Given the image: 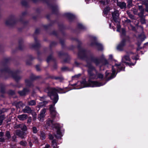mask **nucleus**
<instances>
[{
    "mask_svg": "<svg viewBox=\"0 0 148 148\" xmlns=\"http://www.w3.org/2000/svg\"><path fill=\"white\" fill-rule=\"evenodd\" d=\"M88 71L89 77L88 83H87L85 80L82 82H78L77 83L72 85H70L69 87H71L70 90L73 89H79L86 87H97L103 86L106 83H100L97 81H91L92 79L99 78L102 79L103 78V75L101 73H97L95 68L91 64H88Z\"/></svg>",
    "mask_w": 148,
    "mask_h": 148,
    "instance_id": "nucleus-1",
    "label": "nucleus"
},
{
    "mask_svg": "<svg viewBox=\"0 0 148 148\" xmlns=\"http://www.w3.org/2000/svg\"><path fill=\"white\" fill-rule=\"evenodd\" d=\"M47 89L48 95L50 96L51 99L52 100L53 104V105L50 106L49 108L50 114L52 116L54 117L57 114L54 106L58 100V96L57 93H65L66 92H62V89L60 88H51L49 87L47 88Z\"/></svg>",
    "mask_w": 148,
    "mask_h": 148,
    "instance_id": "nucleus-2",
    "label": "nucleus"
},
{
    "mask_svg": "<svg viewBox=\"0 0 148 148\" xmlns=\"http://www.w3.org/2000/svg\"><path fill=\"white\" fill-rule=\"evenodd\" d=\"M45 126L46 128L50 126L53 129H56L57 130V135L56 137L57 138H60L62 136V133L60 131V129L63 126L62 125L58 123L54 124L52 120L48 119L46 121V124Z\"/></svg>",
    "mask_w": 148,
    "mask_h": 148,
    "instance_id": "nucleus-3",
    "label": "nucleus"
},
{
    "mask_svg": "<svg viewBox=\"0 0 148 148\" xmlns=\"http://www.w3.org/2000/svg\"><path fill=\"white\" fill-rule=\"evenodd\" d=\"M130 56L132 57L133 60H136L138 59V57L137 55H136L132 52H130L128 54L125 55L122 57V63L130 66L134 65L136 63V62L134 63L128 62L130 61Z\"/></svg>",
    "mask_w": 148,
    "mask_h": 148,
    "instance_id": "nucleus-4",
    "label": "nucleus"
},
{
    "mask_svg": "<svg viewBox=\"0 0 148 148\" xmlns=\"http://www.w3.org/2000/svg\"><path fill=\"white\" fill-rule=\"evenodd\" d=\"M113 19L115 22V25H116L117 28V31L119 32L122 35H125V33L124 29H121V26L119 25L120 19L119 18V11L117 10L115 11L112 13Z\"/></svg>",
    "mask_w": 148,
    "mask_h": 148,
    "instance_id": "nucleus-5",
    "label": "nucleus"
},
{
    "mask_svg": "<svg viewBox=\"0 0 148 148\" xmlns=\"http://www.w3.org/2000/svg\"><path fill=\"white\" fill-rule=\"evenodd\" d=\"M114 65L112 66V72L111 74L110 77L109 79H111L114 77L116 75V72H118L124 70V67L123 64L121 63H118L116 61H113V64Z\"/></svg>",
    "mask_w": 148,
    "mask_h": 148,
    "instance_id": "nucleus-6",
    "label": "nucleus"
},
{
    "mask_svg": "<svg viewBox=\"0 0 148 148\" xmlns=\"http://www.w3.org/2000/svg\"><path fill=\"white\" fill-rule=\"evenodd\" d=\"M91 61L95 63L97 66H99L101 70H104L111 66V65L106 60H104L101 65V60L99 59L96 58H92L91 59Z\"/></svg>",
    "mask_w": 148,
    "mask_h": 148,
    "instance_id": "nucleus-7",
    "label": "nucleus"
},
{
    "mask_svg": "<svg viewBox=\"0 0 148 148\" xmlns=\"http://www.w3.org/2000/svg\"><path fill=\"white\" fill-rule=\"evenodd\" d=\"M91 46H95L99 50H101L103 48L102 45L97 41L96 38L94 36L91 37Z\"/></svg>",
    "mask_w": 148,
    "mask_h": 148,
    "instance_id": "nucleus-8",
    "label": "nucleus"
},
{
    "mask_svg": "<svg viewBox=\"0 0 148 148\" xmlns=\"http://www.w3.org/2000/svg\"><path fill=\"white\" fill-rule=\"evenodd\" d=\"M18 127L21 128L22 130V131L20 132L17 130L16 132V134L22 138H24L26 135L25 131L27 129L26 126L23 124H21L18 125Z\"/></svg>",
    "mask_w": 148,
    "mask_h": 148,
    "instance_id": "nucleus-9",
    "label": "nucleus"
},
{
    "mask_svg": "<svg viewBox=\"0 0 148 148\" xmlns=\"http://www.w3.org/2000/svg\"><path fill=\"white\" fill-rule=\"evenodd\" d=\"M125 44V40H123L117 46V49L119 50H122Z\"/></svg>",
    "mask_w": 148,
    "mask_h": 148,
    "instance_id": "nucleus-10",
    "label": "nucleus"
},
{
    "mask_svg": "<svg viewBox=\"0 0 148 148\" xmlns=\"http://www.w3.org/2000/svg\"><path fill=\"white\" fill-rule=\"evenodd\" d=\"M146 38V37L143 33H142L140 35H139L137 37L138 39L141 42L143 41Z\"/></svg>",
    "mask_w": 148,
    "mask_h": 148,
    "instance_id": "nucleus-11",
    "label": "nucleus"
},
{
    "mask_svg": "<svg viewBox=\"0 0 148 148\" xmlns=\"http://www.w3.org/2000/svg\"><path fill=\"white\" fill-rule=\"evenodd\" d=\"M27 115L26 114L19 115L18 116V118L19 120L23 121L26 119L27 118Z\"/></svg>",
    "mask_w": 148,
    "mask_h": 148,
    "instance_id": "nucleus-12",
    "label": "nucleus"
},
{
    "mask_svg": "<svg viewBox=\"0 0 148 148\" xmlns=\"http://www.w3.org/2000/svg\"><path fill=\"white\" fill-rule=\"evenodd\" d=\"M117 5L121 9H123L126 7V4L125 3L123 2H119L117 3Z\"/></svg>",
    "mask_w": 148,
    "mask_h": 148,
    "instance_id": "nucleus-13",
    "label": "nucleus"
},
{
    "mask_svg": "<svg viewBox=\"0 0 148 148\" xmlns=\"http://www.w3.org/2000/svg\"><path fill=\"white\" fill-rule=\"evenodd\" d=\"M28 91V89L25 88L23 90L19 91L18 93L21 95L23 96L25 95Z\"/></svg>",
    "mask_w": 148,
    "mask_h": 148,
    "instance_id": "nucleus-14",
    "label": "nucleus"
},
{
    "mask_svg": "<svg viewBox=\"0 0 148 148\" xmlns=\"http://www.w3.org/2000/svg\"><path fill=\"white\" fill-rule=\"evenodd\" d=\"M47 103V102L46 101H43V102L39 103L38 105V107L39 108H40L43 106H44Z\"/></svg>",
    "mask_w": 148,
    "mask_h": 148,
    "instance_id": "nucleus-15",
    "label": "nucleus"
},
{
    "mask_svg": "<svg viewBox=\"0 0 148 148\" xmlns=\"http://www.w3.org/2000/svg\"><path fill=\"white\" fill-rule=\"evenodd\" d=\"M65 15L69 19H73L75 17L74 15L70 13H66Z\"/></svg>",
    "mask_w": 148,
    "mask_h": 148,
    "instance_id": "nucleus-16",
    "label": "nucleus"
},
{
    "mask_svg": "<svg viewBox=\"0 0 148 148\" xmlns=\"http://www.w3.org/2000/svg\"><path fill=\"white\" fill-rule=\"evenodd\" d=\"M52 146L53 147V148H58V147L57 146V144L56 140H54L52 141Z\"/></svg>",
    "mask_w": 148,
    "mask_h": 148,
    "instance_id": "nucleus-17",
    "label": "nucleus"
},
{
    "mask_svg": "<svg viewBox=\"0 0 148 148\" xmlns=\"http://www.w3.org/2000/svg\"><path fill=\"white\" fill-rule=\"evenodd\" d=\"M45 116L44 115L40 113L39 115L38 119L40 121L42 122L44 120Z\"/></svg>",
    "mask_w": 148,
    "mask_h": 148,
    "instance_id": "nucleus-18",
    "label": "nucleus"
},
{
    "mask_svg": "<svg viewBox=\"0 0 148 148\" xmlns=\"http://www.w3.org/2000/svg\"><path fill=\"white\" fill-rule=\"evenodd\" d=\"M25 112L29 113L31 112V110L30 108L28 107H26L24 110Z\"/></svg>",
    "mask_w": 148,
    "mask_h": 148,
    "instance_id": "nucleus-19",
    "label": "nucleus"
},
{
    "mask_svg": "<svg viewBox=\"0 0 148 148\" xmlns=\"http://www.w3.org/2000/svg\"><path fill=\"white\" fill-rule=\"evenodd\" d=\"M110 10V8L108 7H107L105 8L103 10V13L104 14H107Z\"/></svg>",
    "mask_w": 148,
    "mask_h": 148,
    "instance_id": "nucleus-20",
    "label": "nucleus"
},
{
    "mask_svg": "<svg viewBox=\"0 0 148 148\" xmlns=\"http://www.w3.org/2000/svg\"><path fill=\"white\" fill-rule=\"evenodd\" d=\"M40 137L41 139L44 140L45 139L46 136L45 133L43 132H41L40 133Z\"/></svg>",
    "mask_w": 148,
    "mask_h": 148,
    "instance_id": "nucleus-21",
    "label": "nucleus"
},
{
    "mask_svg": "<svg viewBox=\"0 0 148 148\" xmlns=\"http://www.w3.org/2000/svg\"><path fill=\"white\" fill-rule=\"evenodd\" d=\"M25 82L27 85L30 86L31 84L32 81L26 79L25 81Z\"/></svg>",
    "mask_w": 148,
    "mask_h": 148,
    "instance_id": "nucleus-22",
    "label": "nucleus"
},
{
    "mask_svg": "<svg viewBox=\"0 0 148 148\" xmlns=\"http://www.w3.org/2000/svg\"><path fill=\"white\" fill-rule=\"evenodd\" d=\"M35 104H36V102L34 100H31V101H30L29 102V105L33 106V105H35Z\"/></svg>",
    "mask_w": 148,
    "mask_h": 148,
    "instance_id": "nucleus-23",
    "label": "nucleus"
},
{
    "mask_svg": "<svg viewBox=\"0 0 148 148\" xmlns=\"http://www.w3.org/2000/svg\"><path fill=\"white\" fill-rule=\"evenodd\" d=\"M81 75V74H78L75 75L72 77L73 79H77L80 77Z\"/></svg>",
    "mask_w": 148,
    "mask_h": 148,
    "instance_id": "nucleus-24",
    "label": "nucleus"
},
{
    "mask_svg": "<svg viewBox=\"0 0 148 148\" xmlns=\"http://www.w3.org/2000/svg\"><path fill=\"white\" fill-rule=\"evenodd\" d=\"M46 109H43L40 112V114L44 115V116H45V113L46 112Z\"/></svg>",
    "mask_w": 148,
    "mask_h": 148,
    "instance_id": "nucleus-25",
    "label": "nucleus"
},
{
    "mask_svg": "<svg viewBox=\"0 0 148 148\" xmlns=\"http://www.w3.org/2000/svg\"><path fill=\"white\" fill-rule=\"evenodd\" d=\"M139 9L141 11V13L142 14H143V12H144V9H143L142 6V5H140L139 6Z\"/></svg>",
    "mask_w": 148,
    "mask_h": 148,
    "instance_id": "nucleus-26",
    "label": "nucleus"
},
{
    "mask_svg": "<svg viewBox=\"0 0 148 148\" xmlns=\"http://www.w3.org/2000/svg\"><path fill=\"white\" fill-rule=\"evenodd\" d=\"M6 136L8 138H10L11 137L10 132L7 131L6 133Z\"/></svg>",
    "mask_w": 148,
    "mask_h": 148,
    "instance_id": "nucleus-27",
    "label": "nucleus"
},
{
    "mask_svg": "<svg viewBox=\"0 0 148 148\" xmlns=\"http://www.w3.org/2000/svg\"><path fill=\"white\" fill-rule=\"evenodd\" d=\"M20 144L23 146H25L26 145L27 143L26 142L22 141L20 142Z\"/></svg>",
    "mask_w": 148,
    "mask_h": 148,
    "instance_id": "nucleus-28",
    "label": "nucleus"
},
{
    "mask_svg": "<svg viewBox=\"0 0 148 148\" xmlns=\"http://www.w3.org/2000/svg\"><path fill=\"white\" fill-rule=\"evenodd\" d=\"M3 119V116H0V125H1Z\"/></svg>",
    "mask_w": 148,
    "mask_h": 148,
    "instance_id": "nucleus-29",
    "label": "nucleus"
},
{
    "mask_svg": "<svg viewBox=\"0 0 148 148\" xmlns=\"http://www.w3.org/2000/svg\"><path fill=\"white\" fill-rule=\"evenodd\" d=\"M33 132L34 133H36L37 132V128L35 127H33Z\"/></svg>",
    "mask_w": 148,
    "mask_h": 148,
    "instance_id": "nucleus-30",
    "label": "nucleus"
},
{
    "mask_svg": "<svg viewBox=\"0 0 148 148\" xmlns=\"http://www.w3.org/2000/svg\"><path fill=\"white\" fill-rule=\"evenodd\" d=\"M78 27L79 28L83 29L84 28V27L81 24L79 23L78 25Z\"/></svg>",
    "mask_w": 148,
    "mask_h": 148,
    "instance_id": "nucleus-31",
    "label": "nucleus"
},
{
    "mask_svg": "<svg viewBox=\"0 0 148 148\" xmlns=\"http://www.w3.org/2000/svg\"><path fill=\"white\" fill-rule=\"evenodd\" d=\"M33 142L35 143H38V140L37 137H35L34 138Z\"/></svg>",
    "mask_w": 148,
    "mask_h": 148,
    "instance_id": "nucleus-32",
    "label": "nucleus"
},
{
    "mask_svg": "<svg viewBox=\"0 0 148 148\" xmlns=\"http://www.w3.org/2000/svg\"><path fill=\"white\" fill-rule=\"evenodd\" d=\"M146 10L148 12V1L146 3Z\"/></svg>",
    "mask_w": 148,
    "mask_h": 148,
    "instance_id": "nucleus-33",
    "label": "nucleus"
},
{
    "mask_svg": "<svg viewBox=\"0 0 148 148\" xmlns=\"http://www.w3.org/2000/svg\"><path fill=\"white\" fill-rule=\"evenodd\" d=\"M43 148H51V147L49 145L47 144L45 145V147Z\"/></svg>",
    "mask_w": 148,
    "mask_h": 148,
    "instance_id": "nucleus-34",
    "label": "nucleus"
},
{
    "mask_svg": "<svg viewBox=\"0 0 148 148\" xmlns=\"http://www.w3.org/2000/svg\"><path fill=\"white\" fill-rule=\"evenodd\" d=\"M112 58L113 56L112 55H109V58L108 60H112Z\"/></svg>",
    "mask_w": 148,
    "mask_h": 148,
    "instance_id": "nucleus-35",
    "label": "nucleus"
},
{
    "mask_svg": "<svg viewBox=\"0 0 148 148\" xmlns=\"http://www.w3.org/2000/svg\"><path fill=\"white\" fill-rule=\"evenodd\" d=\"M49 138L50 139L52 140L53 138V136L51 134L49 135Z\"/></svg>",
    "mask_w": 148,
    "mask_h": 148,
    "instance_id": "nucleus-36",
    "label": "nucleus"
},
{
    "mask_svg": "<svg viewBox=\"0 0 148 148\" xmlns=\"http://www.w3.org/2000/svg\"><path fill=\"white\" fill-rule=\"evenodd\" d=\"M131 6H132V1H130L129 2V3H128V6L130 8Z\"/></svg>",
    "mask_w": 148,
    "mask_h": 148,
    "instance_id": "nucleus-37",
    "label": "nucleus"
},
{
    "mask_svg": "<svg viewBox=\"0 0 148 148\" xmlns=\"http://www.w3.org/2000/svg\"><path fill=\"white\" fill-rule=\"evenodd\" d=\"M8 21H9L10 22H11V21L10 20H7L6 21L5 23L7 25H9L10 24V23H9Z\"/></svg>",
    "mask_w": 148,
    "mask_h": 148,
    "instance_id": "nucleus-38",
    "label": "nucleus"
},
{
    "mask_svg": "<svg viewBox=\"0 0 148 148\" xmlns=\"http://www.w3.org/2000/svg\"><path fill=\"white\" fill-rule=\"evenodd\" d=\"M109 74V72L107 71L106 72V76H107Z\"/></svg>",
    "mask_w": 148,
    "mask_h": 148,
    "instance_id": "nucleus-39",
    "label": "nucleus"
},
{
    "mask_svg": "<svg viewBox=\"0 0 148 148\" xmlns=\"http://www.w3.org/2000/svg\"><path fill=\"white\" fill-rule=\"evenodd\" d=\"M141 22L142 23H145V20L144 19H142L141 20Z\"/></svg>",
    "mask_w": 148,
    "mask_h": 148,
    "instance_id": "nucleus-40",
    "label": "nucleus"
},
{
    "mask_svg": "<svg viewBox=\"0 0 148 148\" xmlns=\"http://www.w3.org/2000/svg\"><path fill=\"white\" fill-rule=\"evenodd\" d=\"M134 12L135 14H136L137 12V10L136 9L134 10Z\"/></svg>",
    "mask_w": 148,
    "mask_h": 148,
    "instance_id": "nucleus-41",
    "label": "nucleus"
},
{
    "mask_svg": "<svg viewBox=\"0 0 148 148\" xmlns=\"http://www.w3.org/2000/svg\"><path fill=\"white\" fill-rule=\"evenodd\" d=\"M4 140V139L2 138H0V141L1 142H3Z\"/></svg>",
    "mask_w": 148,
    "mask_h": 148,
    "instance_id": "nucleus-42",
    "label": "nucleus"
},
{
    "mask_svg": "<svg viewBox=\"0 0 148 148\" xmlns=\"http://www.w3.org/2000/svg\"><path fill=\"white\" fill-rule=\"evenodd\" d=\"M131 29H132V30H135V28L132 26H131Z\"/></svg>",
    "mask_w": 148,
    "mask_h": 148,
    "instance_id": "nucleus-43",
    "label": "nucleus"
},
{
    "mask_svg": "<svg viewBox=\"0 0 148 148\" xmlns=\"http://www.w3.org/2000/svg\"><path fill=\"white\" fill-rule=\"evenodd\" d=\"M3 134L2 132H0V136H3Z\"/></svg>",
    "mask_w": 148,
    "mask_h": 148,
    "instance_id": "nucleus-44",
    "label": "nucleus"
},
{
    "mask_svg": "<svg viewBox=\"0 0 148 148\" xmlns=\"http://www.w3.org/2000/svg\"><path fill=\"white\" fill-rule=\"evenodd\" d=\"M29 144L30 147H32V144L31 142H30L29 143Z\"/></svg>",
    "mask_w": 148,
    "mask_h": 148,
    "instance_id": "nucleus-45",
    "label": "nucleus"
},
{
    "mask_svg": "<svg viewBox=\"0 0 148 148\" xmlns=\"http://www.w3.org/2000/svg\"><path fill=\"white\" fill-rule=\"evenodd\" d=\"M31 119H29L28 121H27V123H29L31 122Z\"/></svg>",
    "mask_w": 148,
    "mask_h": 148,
    "instance_id": "nucleus-46",
    "label": "nucleus"
},
{
    "mask_svg": "<svg viewBox=\"0 0 148 148\" xmlns=\"http://www.w3.org/2000/svg\"><path fill=\"white\" fill-rule=\"evenodd\" d=\"M49 60H50V58H49H49H48L47 59V62H48Z\"/></svg>",
    "mask_w": 148,
    "mask_h": 148,
    "instance_id": "nucleus-47",
    "label": "nucleus"
},
{
    "mask_svg": "<svg viewBox=\"0 0 148 148\" xmlns=\"http://www.w3.org/2000/svg\"><path fill=\"white\" fill-rule=\"evenodd\" d=\"M34 117H35V116H36V113H34Z\"/></svg>",
    "mask_w": 148,
    "mask_h": 148,
    "instance_id": "nucleus-48",
    "label": "nucleus"
},
{
    "mask_svg": "<svg viewBox=\"0 0 148 148\" xmlns=\"http://www.w3.org/2000/svg\"><path fill=\"white\" fill-rule=\"evenodd\" d=\"M109 26H110V28H111V24H110Z\"/></svg>",
    "mask_w": 148,
    "mask_h": 148,
    "instance_id": "nucleus-49",
    "label": "nucleus"
},
{
    "mask_svg": "<svg viewBox=\"0 0 148 148\" xmlns=\"http://www.w3.org/2000/svg\"><path fill=\"white\" fill-rule=\"evenodd\" d=\"M75 64L77 65V64H78V63L77 62H75Z\"/></svg>",
    "mask_w": 148,
    "mask_h": 148,
    "instance_id": "nucleus-50",
    "label": "nucleus"
},
{
    "mask_svg": "<svg viewBox=\"0 0 148 148\" xmlns=\"http://www.w3.org/2000/svg\"><path fill=\"white\" fill-rule=\"evenodd\" d=\"M43 99V97H41V98H40V100H42V99Z\"/></svg>",
    "mask_w": 148,
    "mask_h": 148,
    "instance_id": "nucleus-51",
    "label": "nucleus"
},
{
    "mask_svg": "<svg viewBox=\"0 0 148 148\" xmlns=\"http://www.w3.org/2000/svg\"><path fill=\"white\" fill-rule=\"evenodd\" d=\"M147 44H148V43L147 42V43H145V44L147 45Z\"/></svg>",
    "mask_w": 148,
    "mask_h": 148,
    "instance_id": "nucleus-52",
    "label": "nucleus"
},
{
    "mask_svg": "<svg viewBox=\"0 0 148 148\" xmlns=\"http://www.w3.org/2000/svg\"><path fill=\"white\" fill-rule=\"evenodd\" d=\"M112 28H113L114 30V27H112Z\"/></svg>",
    "mask_w": 148,
    "mask_h": 148,
    "instance_id": "nucleus-53",
    "label": "nucleus"
},
{
    "mask_svg": "<svg viewBox=\"0 0 148 148\" xmlns=\"http://www.w3.org/2000/svg\"><path fill=\"white\" fill-rule=\"evenodd\" d=\"M14 78H15V79H16V77H14Z\"/></svg>",
    "mask_w": 148,
    "mask_h": 148,
    "instance_id": "nucleus-54",
    "label": "nucleus"
},
{
    "mask_svg": "<svg viewBox=\"0 0 148 148\" xmlns=\"http://www.w3.org/2000/svg\"><path fill=\"white\" fill-rule=\"evenodd\" d=\"M107 1H108V0H106Z\"/></svg>",
    "mask_w": 148,
    "mask_h": 148,
    "instance_id": "nucleus-55",
    "label": "nucleus"
},
{
    "mask_svg": "<svg viewBox=\"0 0 148 148\" xmlns=\"http://www.w3.org/2000/svg\"><path fill=\"white\" fill-rule=\"evenodd\" d=\"M18 148H19V147H18Z\"/></svg>",
    "mask_w": 148,
    "mask_h": 148,
    "instance_id": "nucleus-56",
    "label": "nucleus"
}]
</instances>
